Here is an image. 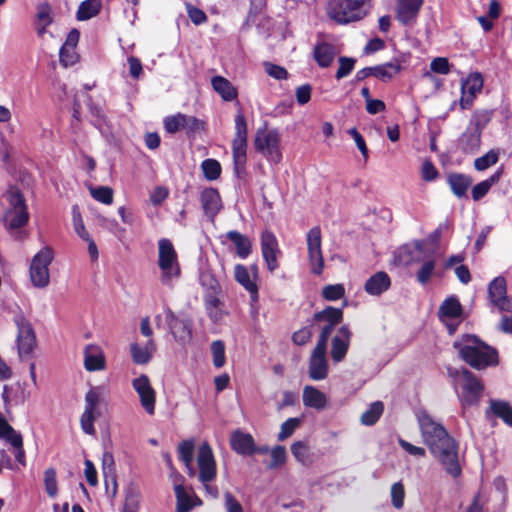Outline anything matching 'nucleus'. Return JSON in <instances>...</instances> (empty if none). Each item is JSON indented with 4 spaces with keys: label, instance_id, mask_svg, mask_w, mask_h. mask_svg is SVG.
<instances>
[{
    "label": "nucleus",
    "instance_id": "a878e982",
    "mask_svg": "<svg viewBox=\"0 0 512 512\" xmlns=\"http://www.w3.org/2000/svg\"><path fill=\"white\" fill-rule=\"evenodd\" d=\"M391 279L386 272L379 271L367 279L364 290L372 296H379L389 289Z\"/></svg>",
    "mask_w": 512,
    "mask_h": 512
},
{
    "label": "nucleus",
    "instance_id": "49530a36",
    "mask_svg": "<svg viewBox=\"0 0 512 512\" xmlns=\"http://www.w3.org/2000/svg\"><path fill=\"white\" fill-rule=\"evenodd\" d=\"M384 410V405L381 401L373 402L369 408L361 415V423L366 426L374 425Z\"/></svg>",
    "mask_w": 512,
    "mask_h": 512
},
{
    "label": "nucleus",
    "instance_id": "9d476101",
    "mask_svg": "<svg viewBox=\"0 0 512 512\" xmlns=\"http://www.w3.org/2000/svg\"><path fill=\"white\" fill-rule=\"evenodd\" d=\"M165 130L170 134H175L179 131H185L188 135L195 134L205 129V122L182 113H177L164 118L163 121Z\"/></svg>",
    "mask_w": 512,
    "mask_h": 512
},
{
    "label": "nucleus",
    "instance_id": "4c0bfd02",
    "mask_svg": "<svg viewBox=\"0 0 512 512\" xmlns=\"http://www.w3.org/2000/svg\"><path fill=\"white\" fill-rule=\"evenodd\" d=\"M502 173H503V169L499 168L489 178L476 184L472 189V198L475 201H478L481 198H483L488 193V191L491 189V187L499 182V180L502 176Z\"/></svg>",
    "mask_w": 512,
    "mask_h": 512
},
{
    "label": "nucleus",
    "instance_id": "69168bd1",
    "mask_svg": "<svg viewBox=\"0 0 512 512\" xmlns=\"http://www.w3.org/2000/svg\"><path fill=\"white\" fill-rule=\"evenodd\" d=\"M271 462L268 465L269 468L274 469L284 464L286 461V450L283 446H275L270 451Z\"/></svg>",
    "mask_w": 512,
    "mask_h": 512
},
{
    "label": "nucleus",
    "instance_id": "9b49d317",
    "mask_svg": "<svg viewBox=\"0 0 512 512\" xmlns=\"http://www.w3.org/2000/svg\"><path fill=\"white\" fill-rule=\"evenodd\" d=\"M307 254L311 272L320 275L324 269V258L322 253V235L319 226L312 227L306 235Z\"/></svg>",
    "mask_w": 512,
    "mask_h": 512
},
{
    "label": "nucleus",
    "instance_id": "8fccbe9b",
    "mask_svg": "<svg viewBox=\"0 0 512 512\" xmlns=\"http://www.w3.org/2000/svg\"><path fill=\"white\" fill-rule=\"evenodd\" d=\"M201 169L206 179L213 181L221 174V165L215 159H206L201 164Z\"/></svg>",
    "mask_w": 512,
    "mask_h": 512
},
{
    "label": "nucleus",
    "instance_id": "6e6d98bb",
    "mask_svg": "<svg viewBox=\"0 0 512 512\" xmlns=\"http://www.w3.org/2000/svg\"><path fill=\"white\" fill-rule=\"evenodd\" d=\"M91 196L106 205H110L113 202V190L106 186H100L96 188H90Z\"/></svg>",
    "mask_w": 512,
    "mask_h": 512
},
{
    "label": "nucleus",
    "instance_id": "ddd939ff",
    "mask_svg": "<svg viewBox=\"0 0 512 512\" xmlns=\"http://www.w3.org/2000/svg\"><path fill=\"white\" fill-rule=\"evenodd\" d=\"M488 298L500 312L512 311V298L507 296V283L504 277L498 276L489 283Z\"/></svg>",
    "mask_w": 512,
    "mask_h": 512
},
{
    "label": "nucleus",
    "instance_id": "ea45409f",
    "mask_svg": "<svg viewBox=\"0 0 512 512\" xmlns=\"http://www.w3.org/2000/svg\"><path fill=\"white\" fill-rule=\"evenodd\" d=\"M101 6V0H85L81 2L77 11V19L85 21L95 17L99 13Z\"/></svg>",
    "mask_w": 512,
    "mask_h": 512
},
{
    "label": "nucleus",
    "instance_id": "052dcab7",
    "mask_svg": "<svg viewBox=\"0 0 512 512\" xmlns=\"http://www.w3.org/2000/svg\"><path fill=\"white\" fill-rule=\"evenodd\" d=\"M498 161V153L491 150L487 152L485 155L475 159L474 161V167L478 171H483L490 166L496 164Z\"/></svg>",
    "mask_w": 512,
    "mask_h": 512
},
{
    "label": "nucleus",
    "instance_id": "f257e3e1",
    "mask_svg": "<svg viewBox=\"0 0 512 512\" xmlns=\"http://www.w3.org/2000/svg\"><path fill=\"white\" fill-rule=\"evenodd\" d=\"M416 419L423 442L428 446L432 455L449 475L454 478L458 477L461 474V467L456 441L448 434L444 426L434 420L427 411H418Z\"/></svg>",
    "mask_w": 512,
    "mask_h": 512
},
{
    "label": "nucleus",
    "instance_id": "dca6fc26",
    "mask_svg": "<svg viewBox=\"0 0 512 512\" xmlns=\"http://www.w3.org/2000/svg\"><path fill=\"white\" fill-rule=\"evenodd\" d=\"M132 387L137 392L140 403L144 410L149 414H154L156 393L151 386L150 380L147 375H141L132 380Z\"/></svg>",
    "mask_w": 512,
    "mask_h": 512
},
{
    "label": "nucleus",
    "instance_id": "39448f33",
    "mask_svg": "<svg viewBox=\"0 0 512 512\" xmlns=\"http://www.w3.org/2000/svg\"><path fill=\"white\" fill-rule=\"evenodd\" d=\"M455 382L460 386L459 400L465 410L472 406H477L483 393V385L469 370L463 369L457 372Z\"/></svg>",
    "mask_w": 512,
    "mask_h": 512
},
{
    "label": "nucleus",
    "instance_id": "e433bc0d",
    "mask_svg": "<svg viewBox=\"0 0 512 512\" xmlns=\"http://www.w3.org/2000/svg\"><path fill=\"white\" fill-rule=\"evenodd\" d=\"M462 314V306L459 300L451 296L443 301L439 308V317L442 321L446 319H454L460 317Z\"/></svg>",
    "mask_w": 512,
    "mask_h": 512
},
{
    "label": "nucleus",
    "instance_id": "473e14b6",
    "mask_svg": "<svg viewBox=\"0 0 512 512\" xmlns=\"http://www.w3.org/2000/svg\"><path fill=\"white\" fill-rule=\"evenodd\" d=\"M226 237L235 245L236 253L241 259H246L252 250L249 238L238 231L227 232Z\"/></svg>",
    "mask_w": 512,
    "mask_h": 512
},
{
    "label": "nucleus",
    "instance_id": "c85d7f7f",
    "mask_svg": "<svg viewBox=\"0 0 512 512\" xmlns=\"http://www.w3.org/2000/svg\"><path fill=\"white\" fill-rule=\"evenodd\" d=\"M165 320L175 338L185 339L190 335L189 321L177 317L170 309L165 312Z\"/></svg>",
    "mask_w": 512,
    "mask_h": 512
},
{
    "label": "nucleus",
    "instance_id": "20e7f679",
    "mask_svg": "<svg viewBox=\"0 0 512 512\" xmlns=\"http://www.w3.org/2000/svg\"><path fill=\"white\" fill-rule=\"evenodd\" d=\"M9 208L4 215V222L9 230H17L28 223L29 212L25 198L16 187H11L6 193Z\"/></svg>",
    "mask_w": 512,
    "mask_h": 512
},
{
    "label": "nucleus",
    "instance_id": "393cba45",
    "mask_svg": "<svg viewBox=\"0 0 512 512\" xmlns=\"http://www.w3.org/2000/svg\"><path fill=\"white\" fill-rule=\"evenodd\" d=\"M231 448L240 455L256 453V444L251 434L236 430L230 437Z\"/></svg>",
    "mask_w": 512,
    "mask_h": 512
},
{
    "label": "nucleus",
    "instance_id": "4be33fe9",
    "mask_svg": "<svg viewBox=\"0 0 512 512\" xmlns=\"http://www.w3.org/2000/svg\"><path fill=\"white\" fill-rule=\"evenodd\" d=\"M176 496V512H189L194 507L202 505L200 498L192 491H188L181 483L174 484Z\"/></svg>",
    "mask_w": 512,
    "mask_h": 512
},
{
    "label": "nucleus",
    "instance_id": "864d4df0",
    "mask_svg": "<svg viewBox=\"0 0 512 512\" xmlns=\"http://www.w3.org/2000/svg\"><path fill=\"white\" fill-rule=\"evenodd\" d=\"M301 425L300 418H289L285 422L282 423L280 427V431L278 433V440L283 441L289 438L295 430Z\"/></svg>",
    "mask_w": 512,
    "mask_h": 512
},
{
    "label": "nucleus",
    "instance_id": "58836bf2",
    "mask_svg": "<svg viewBox=\"0 0 512 512\" xmlns=\"http://www.w3.org/2000/svg\"><path fill=\"white\" fill-rule=\"evenodd\" d=\"M107 394V390L102 386L91 388L85 395V409L99 413L98 407Z\"/></svg>",
    "mask_w": 512,
    "mask_h": 512
},
{
    "label": "nucleus",
    "instance_id": "aec40b11",
    "mask_svg": "<svg viewBox=\"0 0 512 512\" xmlns=\"http://www.w3.org/2000/svg\"><path fill=\"white\" fill-rule=\"evenodd\" d=\"M200 203L204 214L213 221L222 209L220 194L215 188H205L200 194Z\"/></svg>",
    "mask_w": 512,
    "mask_h": 512
},
{
    "label": "nucleus",
    "instance_id": "1a4fd4ad",
    "mask_svg": "<svg viewBox=\"0 0 512 512\" xmlns=\"http://www.w3.org/2000/svg\"><path fill=\"white\" fill-rule=\"evenodd\" d=\"M232 152L235 169L244 168L247 160V123L244 115L235 116V137L232 141Z\"/></svg>",
    "mask_w": 512,
    "mask_h": 512
},
{
    "label": "nucleus",
    "instance_id": "603ef678",
    "mask_svg": "<svg viewBox=\"0 0 512 512\" xmlns=\"http://www.w3.org/2000/svg\"><path fill=\"white\" fill-rule=\"evenodd\" d=\"M44 485L49 497L54 498L58 493L56 470L54 468H47L44 471Z\"/></svg>",
    "mask_w": 512,
    "mask_h": 512
},
{
    "label": "nucleus",
    "instance_id": "cd10ccee",
    "mask_svg": "<svg viewBox=\"0 0 512 512\" xmlns=\"http://www.w3.org/2000/svg\"><path fill=\"white\" fill-rule=\"evenodd\" d=\"M156 351V344L149 339L144 345L132 343L130 345V353L134 363L139 365L147 364Z\"/></svg>",
    "mask_w": 512,
    "mask_h": 512
},
{
    "label": "nucleus",
    "instance_id": "3c124183",
    "mask_svg": "<svg viewBox=\"0 0 512 512\" xmlns=\"http://www.w3.org/2000/svg\"><path fill=\"white\" fill-rule=\"evenodd\" d=\"M211 353L213 356V365L216 368H221L225 365V345L221 340H215L210 346Z\"/></svg>",
    "mask_w": 512,
    "mask_h": 512
},
{
    "label": "nucleus",
    "instance_id": "72a5a7b5",
    "mask_svg": "<svg viewBox=\"0 0 512 512\" xmlns=\"http://www.w3.org/2000/svg\"><path fill=\"white\" fill-rule=\"evenodd\" d=\"M211 85L224 101H232L237 97L236 88L222 76H214L211 79Z\"/></svg>",
    "mask_w": 512,
    "mask_h": 512
},
{
    "label": "nucleus",
    "instance_id": "6ab92c4d",
    "mask_svg": "<svg viewBox=\"0 0 512 512\" xmlns=\"http://www.w3.org/2000/svg\"><path fill=\"white\" fill-rule=\"evenodd\" d=\"M483 87V79L481 74H470L461 84L462 97L460 105L463 109L469 108L478 92Z\"/></svg>",
    "mask_w": 512,
    "mask_h": 512
},
{
    "label": "nucleus",
    "instance_id": "79ce46f5",
    "mask_svg": "<svg viewBox=\"0 0 512 512\" xmlns=\"http://www.w3.org/2000/svg\"><path fill=\"white\" fill-rule=\"evenodd\" d=\"M490 409L495 416L512 427V407L508 402L492 400L490 402Z\"/></svg>",
    "mask_w": 512,
    "mask_h": 512
},
{
    "label": "nucleus",
    "instance_id": "423d86ee",
    "mask_svg": "<svg viewBox=\"0 0 512 512\" xmlns=\"http://www.w3.org/2000/svg\"><path fill=\"white\" fill-rule=\"evenodd\" d=\"M158 266L161 270V282L170 285L174 278L180 276V265L177 252L169 239L158 242Z\"/></svg>",
    "mask_w": 512,
    "mask_h": 512
},
{
    "label": "nucleus",
    "instance_id": "f8f14e48",
    "mask_svg": "<svg viewBox=\"0 0 512 512\" xmlns=\"http://www.w3.org/2000/svg\"><path fill=\"white\" fill-rule=\"evenodd\" d=\"M17 326V347L20 358L30 357L36 347V336L27 319L23 316L15 318Z\"/></svg>",
    "mask_w": 512,
    "mask_h": 512
},
{
    "label": "nucleus",
    "instance_id": "bf43d9fd",
    "mask_svg": "<svg viewBox=\"0 0 512 512\" xmlns=\"http://www.w3.org/2000/svg\"><path fill=\"white\" fill-rule=\"evenodd\" d=\"M60 63L64 67L72 66L79 60L76 48L62 46L59 52Z\"/></svg>",
    "mask_w": 512,
    "mask_h": 512
},
{
    "label": "nucleus",
    "instance_id": "13d9d810",
    "mask_svg": "<svg viewBox=\"0 0 512 512\" xmlns=\"http://www.w3.org/2000/svg\"><path fill=\"white\" fill-rule=\"evenodd\" d=\"M291 452L297 461L302 464H307L310 461L309 447L302 441H297L292 444Z\"/></svg>",
    "mask_w": 512,
    "mask_h": 512
},
{
    "label": "nucleus",
    "instance_id": "2f4dec72",
    "mask_svg": "<svg viewBox=\"0 0 512 512\" xmlns=\"http://www.w3.org/2000/svg\"><path fill=\"white\" fill-rule=\"evenodd\" d=\"M337 54L334 45L329 43H319L314 49V58L320 67H329Z\"/></svg>",
    "mask_w": 512,
    "mask_h": 512
},
{
    "label": "nucleus",
    "instance_id": "37998d69",
    "mask_svg": "<svg viewBox=\"0 0 512 512\" xmlns=\"http://www.w3.org/2000/svg\"><path fill=\"white\" fill-rule=\"evenodd\" d=\"M314 319L318 322H325L336 326L342 321L343 312L339 308L328 306L324 310L315 313Z\"/></svg>",
    "mask_w": 512,
    "mask_h": 512
},
{
    "label": "nucleus",
    "instance_id": "f704fd0d",
    "mask_svg": "<svg viewBox=\"0 0 512 512\" xmlns=\"http://www.w3.org/2000/svg\"><path fill=\"white\" fill-rule=\"evenodd\" d=\"M373 76L382 81H389L396 76L402 69L399 60L395 59L381 65L373 66Z\"/></svg>",
    "mask_w": 512,
    "mask_h": 512
},
{
    "label": "nucleus",
    "instance_id": "2eb2a0df",
    "mask_svg": "<svg viewBox=\"0 0 512 512\" xmlns=\"http://www.w3.org/2000/svg\"><path fill=\"white\" fill-rule=\"evenodd\" d=\"M200 482H211L216 477V462L210 445L201 444L197 454Z\"/></svg>",
    "mask_w": 512,
    "mask_h": 512
},
{
    "label": "nucleus",
    "instance_id": "de8ad7c7",
    "mask_svg": "<svg viewBox=\"0 0 512 512\" xmlns=\"http://www.w3.org/2000/svg\"><path fill=\"white\" fill-rule=\"evenodd\" d=\"M436 261L433 258H427L422 263L416 273V279L421 285H426L435 272Z\"/></svg>",
    "mask_w": 512,
    "mask_h": 512
},
{
    "label": "nucleus",
    "instance_id": "0e129e2a",
    "mask_svg": "<svg viewBox=\"0 0 512 512\" xmlns=\"http://www.w3.org/2000/svg\"><path fill=\"white\" fill-rule=\"evenodd\" d=\"M265 72L272 78L277 80H284L288 78L287 70L279 65L273 64L271 62H265L263 64Z\"/></svg>",
    "mask_w": 512,
    "mask_h": 512
},
{
    "label": "nucleus",
    "instance_id": "c756f323",
    "mask_svg": "<svg viewBox=\"0 0 512 512\" xmlns=\"http://www.w3.org/2000/svg\"><path fill=\"white\" fill-rule=\"evenodd\" d=\"M459 145L464 153H476L481 145V132H479V129L468 127L462 134Z\"/></svg>",
    "mask_w": 512,
    "mask_h": 512
},
{
    "label": "nucleus",
    "instance_id": "774afa93",
    "mask_svg": "<svg viewBox=\"0 0 512 512\" xmlns=\"http://www.w3.org/2000/svg\"><path fill=\"white\" fill-rule=\"evenodd\" d=\"M224 506L226 512H244L241 503L228 491L224 493Z\"/></svg>",
    "mask_w": 512,
    "mask_h": 512
},
{
    "label": "nucleus",
    "instance_id": "5fc2aeb1",
    "mask_svg": "<svg viewBox=\"0 0 512 512\" xmlns=\"http://www.w3.org/2000/svg\"><path fill=\"white\" fill-rule=\"evenodd\" d=\"M99 415H100V413H96V412L84 409V412L80 418L81 428L84 433H86L88 435L95 434L94 421L96 420V418Z\"/></svg>",
    "mask_w": 512,
    "mask_h": 512
},
{
    "label": "nucleus",
    "instance_id": "680f3d73",
    "mask_svg": "<svg viewBox=\"0 0 512 512\" xmlns=\"http://www.w3.org/2000/svg\"><path fill=\"white\" fill-rule=\"evenodd\" d=\"M392 505L396 509H401L404 505L405 489L401 482H396L391 486Z\"/></svg>",
    "mask_w": 512,
    "mask_h": 512
},
{
    "label": "nucleus",
    "instance_id": "0eeeda50",
    "mask_svg": "<svg viewBox=\"0 0 512 512\" xmlns=\"http://www.w3.org/2000/svg\"><path fill=\"white\" fill-rule=\"evenodd\" d=\"M54 259L53 249L45 246L40 249L32 258L29 275L30 280L36 288H45L50 282L49 265Z\"/></svg>",
    "mask_w": 512,
    "mask_h": 512
},
{
    "label": "nucleus",
    "instance_id": "a18cd8bd",
    "mask_svg": "<svg viewBox=\"0 0 512 512\" xmlns=\"http://www.w3.org/2000/svg\"><path fill=\"white\" fill-rule=\"evenodd\" d=\"M178 453L180 459L184 462L187 467L189 474L192 476L195 474V470L192 467L193 453H194V442L192 440L182 441L178 446Z\"/></svg>",
    "mask_w": 512,
    "mask_h": 512
},
{
    "label": "nucleus",
    "instance_id": "e2e57ef3",
    "mask_svg": "<svg viewBox=\"0 0 512 512\" xmlns=\"http://www.w3.org/2000/svg\"><path fill=\"white\" fill-rule=\"evenodd\" d=\"M345 294L342 284L327 285L322 290V296L328 301H336L341 299Z\"/></svg>",
    "mask_w": 512,
    "mask_h": 512
},
{
    "label": "nucleus",
    "instance_id": "7c9ffc66",
    "mask_svg": "<svg viewBox=\"0 0 512 512\" xmlns=\"http://www.w3.org/2000/svg\"><path fill=\"white\" fill-rule=\"evenodd\" d=\"M221 294H203L205 310L213 322L220 321L224 316V303L220 299Z\"/></svg>",
    "mask_w": 512,
    "mask_h": 512
},
{
    "label": "nucleus",
    "instance_id": "c03bdc74",
    "mask_svg": "<svg viewBox=\"0 0 512 512\" xmlns=\"http://www.w3.org/2000/svg\"><path fill=\"white\" fill-rule=\"evenodd\" d=\"M448 183L452 192L458 196L463 197L469 188L471 181L469 177L462 174H452L448 177Z\"/></svg>",
    "mask_w": 512,
    "mask_h": 512
},
{
    "label": "nucleus",
    "instance_id": "7ed1b4c3",
    "mask_svg": "<svg viewBox=\"0 0 512 512\" xmlns=\"http://www.w3.org/2000/svg\"><path fill=\"white\" fill-rule=\"evenodd\" d=\"M369 0H329L326 12L338 24L359 21L368 13Z\"/></svg>",
    "mask_w": 512,
    "mask_h": 512
},
{
    "label": "nucleus",
    "instance_id": "338daca9",
    "mask_svg": "<svg viewBox=\"0 0 512 512\" xmlns=\"http://www.w3.org/2000/svg\"><path fill=\"white\" fill-rule=\"evenodd\" d=\"M339 64V68L335 75L336 79L338 80L348 76L352 72L355 65V60L353 58L340 57Z\"/></svg>",
    "mask_w": 512,
    "mask_h": 512
},
{
    "label": "nucleus",
    "instance_id": "a211bd4d",
    "mask_svg": "<svg viewBox=\"0 0 512 512\" xmlns=\"http://www.w3.org/2000/svg\"><path fill=\"white\" fill-rule=\"evenodd\" d=\"M351 338L352 332L347 325H343L337 330V333L332 339L330 351L331 358L334 362L338 363L344 360L350 347Z\"/></svg>",
    "mask_w": 512,
    "mask_h": 512
},
{
    "label": "nucleus",
    "instance_id": "b1692460",
    "mask_svg": "<svg viewBox=\"0 0 512 512\" xmlns=\"http://www.w3.org/2000/svg\"><path fill=\"white\" fill-rule=\"evenodd\" d=\"M84 367L89 372L101 371L106 368V358L100 346L89 344L84 349Z\"/></svg>",
    "mask_w": 512,
    "mask_h": 512
},
{
    "label": "nucleus",
    "instance_id": "bb28decb",
    "mask_svg": "<svg viewBox=\"0 0 512 512\" xmlns=\"http://www.w3.org/2000/svg\"><path fill=\"white\" fill-rule=\"evenodd\" d=\"M302 401L305 407L323 410L327 406V396L314 386L306 385L303 388Z\"/></svg>",
    "mask_w": 512,
    "mask_h": 512
},
{
    "label": "nucleus",
    "instance_id": "a19ab883",
    "mask_svg": "<svg viewBox=\"0 0 512 512\" xmlns=\"http://www.w3.org/2000/svg\"><path fill=\"white\" fill-rule=\"evenodd\" d=\"M0 439L10 445L20 444L23 441L22 435L17 432L0 413Z\"/></svg>",
    "mask_w": 512,
    "mask_h": 512
},
{
    "label": "nucleus",
    "instance_id": "412c9836",
    "mask_svg": "<svg viewBox=\"0 0 512 512\" xmlns=\"http://www.w3.org/2000/svg\"><path fill=\"white\" fill-rule=\"evenodd\" d=\"M234 278L250 294L251 300L257 302L259 295L256 272L251 274L246 266L236 264L234 267Z\"/></svg>",
    "mask_w": 512,
    "mask_h": 512
},
{
    "label": "nucleus",
    "instance_id": "f3484780",
    "mask_svg": "<svg viewBox=\"0 0 512 512\" xmlns=\"http://www.w3.org/2000/svg\"><path fill=\"white\" fill-rule=\"evenodd\" d=\"M261 252L270 272L278 268V255L280 254L276 236L269 230L261 235Z\"/></svg>",
    "mask_w": 512,
    "mask_h": 512
},
{
    "label": "nucleus",
    "instance_id": "4d7b16f0",
    "mask_svg": "<svg viewBox=\"0 0 512 512\" xmlns=\"http://www.w3.org/2000/svg\"><path fill=\"white\" fill-rule=\"evenodd\" d=\"M493 112L491 110H477L473 114L472 123L469 127L478 128L479 132L490 122Z\"/></svg>",
    "mask_w": 512,
    "mask_h": 512
},
{
    "label": "nucleus",
    "instance_id": "4468645a",
    "mask_svg": "<svg viewBox=\"0 0 512 512\" xmlns=\"http://www.w3.org/2000/svg\"><path fill=\"white\" fill-rule=\"evenodd\" d=\"M326 346L317 345L309 358L308 375L313 381H321L327 378L329 372Z\"/></svg>",
    "mask_w": 512,
    "mask_h": 512
},
{
    "label": "nucleus",
    "instance_id": "6e6552de",
    "mask_svg": "<svg viewBox=\"0 0 512 512\" xmlns=\"http://www.w3.org/2000/svg\"><path fill=\"white\" fill-rule=\"evenodd\" d=\"M255 149L273 163L282 159L280 134L276 129H258L254 140Z\"/></svg>",
    "mask_w": 512,
    "mask_h": 512
},
{
    "label": "nucleus",
    "instance_id": "5701e85b",
    "mask_svg": "<svg viewBox=\"0 0 512 512\" xmlns=\"http://www.w3.org/2000/svg\"><path fill=\"white\" fill-rule=\"evenodd\" d=\"M423 5V0H398L396 17L403 25L413 23Z\"/></svg>",
    "mask_w": 512,
    "mask_h": 512
},
{
    "label": "nucleus",
    "instance_id": "09e8293b",
    "mask_svg": "<svg viewBox=\"0 0 512 512\" xmlns=\"http://www.w3.org/2000/svg\"><path fill=\"white\" fill-rule=\"evenodd\" d=\"M200 284L204 294H221L222 288L219 281L210 272H203L200 275Z\"/></svg>",
    "mask_w": 512,
    "mask_h": 512
},
{
    "label": "nucleus",
    "instance_id": "c9c22d12",
    "mask_svg": "<svg viewBox=\"0 0 512 512\" xmlns=\"http://www.w3.org/2000/svg\"><path fill=\"white\" fill-rule=\"evenodd\" d=\"M36 19L37 34L42 37L46 33V28L53 22L52 9L48 3H40L37 6Z\"/></svg>",
    "mask_w": 512,
    "mask_h": 512
},
{
    "label": "nucleus",
    "instance_id": "f03ea898",
    "mask_svg": "<svg viewBox=\"0 0 512 512\" xmlns=\"http://www.w3.org/2000/svg\"><path fill=\"white\" fill-rule=\"evenodd\" d=\"M454 347L458 349L460 357L475 369L497 364L496 350L473 335H465L454 343Z\"/></svg>",
    "mask_w": 512,
    "mask_h": 512
}]
</instances>
